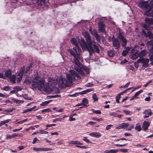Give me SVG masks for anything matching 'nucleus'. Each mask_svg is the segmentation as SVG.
<instances>
[{
  "instance_id": "1",
  "label": "nucleus",
  "mask_w": 153,
  "mask_h": 153,
  "mask_svg": "<svg viewBox=\"0 0 153 153\" xmlns=\"http://www.w3.org/2000/svg\"><path fill=\"white\" fill-rule=\"evenodd\" d=\"M83 34L85 38L87 44L83 39H81L80 41L78 38H72L71 40V42L72 45L74 46L73 49L75 53L71 50H69L68 51L74 58V61L75 64V69L78 73L83 76L85 74V72L87 74L89 73V69L87 67H84L79 61V60H82V59L80 55L81 49L79 45V43L83 50L87 49L90 54L94 52L98 53L99 52L100 50L98 47L95 45L94 42L91 40L88 33L85 31L83 32Z\"/></svg>"
},
{
  "instance_id": "2",
  "label": "nucleus",
  "mask_w": 153,
  "mask_h": 153,
  "mask_svg": "<svg viewBox=\"0 0 153 153\" xmlns=\"http://www.w3.org/2000/svg\"><path fill=\"white\" fill-rule=\"evenodd\" d=\"M75 77L79 78L78 74L74 70H71L69 73L66 75V79L60 77L57 80L50 78L48 79V83H47L45 82L43 79L40 78L37 76L32 81V89L37 88L39 90L49 93L52 91L53 88L56 85L57 82L60 88L68 86L71 84L72 81L75 79Z\"/></svg>"
},
{
  "instance_id": "3",
  "label": "nucleus",
  "mask_w": 153,
  "mask_h": 153,
  "mask_svg": "<svg viewBox=\"0 0 153 153\" xmlns=\"http://www.w3.org/2000/svg\"><path fill=\"white\" fill-rule=\"evenodd\" d=\"M153 0H149V1H140L138 4V6L143 9H145L146 10L144 14L147 16L153 17Z\"/></svg>"
},
{
  "instance_id": "4",
  "label": "nucleus",
  "mask_w": 153,
  "mask_h": 153,
  "mask_svg": "<svg viewBox=\"0 0 153 153\" xmlns=\"http://www.w3.org/2000/svg\"><path fill=\"white\" fill-rule=\"evenodd\" d=\"M134 125H132L130 126L128 123H123L120 124L118 126L115 127V128L117 129H121L126 128L128 130H129L133 128Z\"/></svg>"
},
{
  "instance_id": "5",
  "label": "nucleus",
  "mask_w": 153,
  "mask_h": 153,
  "mask_svg": "<svg viewBox=\"0 0 153 153\" xmlns=\"http://www.w3.org/2000/svg\"><path fill=\"white\" fill-rule=\"evenodd\" d=\"M149 60L148 59L142 58L138 59L137 60V62L142 63V67L145 68H146L149 66Z\"/></svg>"
},
{
  "instance_id": "6",
  "label": "nucleus",
  "mask_w": 153,
  "mask_h": 153,
  "mask_svg": "<svg viewBox=\"0 0 153 153\" xmlns=\"http://www.w3.org/2000/svg\"><path fill=\"white\" fill-rule=\"evenodd\" d=\"M117 38L122 43L123 47H124L126 46L127 44V40L122 34L120 33L118 36Z\"/></svg>"
},
{
  "instance_id": "7",
  "label": "nucleus",
  "mask_w": 153,
  "mask_h": 153,
  "mask_svg": "<svg viewBox=\"0 0 153 153\" xmlns=\"http://www.w3.org/2000/svg\"><path fill=\"white\" fill-rule=\"evenodd\" d=\"M130 56L133 59H135L139 57V52L137 50L133 49L131 50Z\"/></svg>"
},
{
  "instance_id": "8",
  "label": "nucleus",
  "mask_w": 153,
  "mask_h": 153,
  "mask_svg": "<svg viewBox=\"0 0 153 153\" xmlns=\"http://www.w3.org/2000/svg\"><path fill=\"white\" fill-rule=\"evenodd\" d=\"M31 67L32 65L31 64H30L27 67L26 70H25V68L24 67L21 68L20 71L21 72L22 74V75H25L28 71L30 69V68H31Z\"/></svg>"
},
{
  "instance_id": "9",
  "label": "nucleus",
  "mask_w": 153,
  "mask_h": 153,
  "mask_svg": "<svg viewBox=\"0 0 153 153\" xmlns=\"http://www.w3.org/2000/svg\"><path fill=\"white\" fill-rule=\"evenodd\" d=\"M98 31L99 33L104 32L105 31L104 25L103 23L100 22L99 23Z\"/></svg>"
},
{
  "instance_id": "10",
  "label": "nucleus",
  "mask_w": 153,
  "mask_h": 153,
  "mask_svg": "<svg viewBox=\"0 0 153 153\" xmlns=\"http://www.w3.org/2000/svg\"><path fill=\"white\" fill-rule=\"evenodd\" d=\"M143 113L145 115L143 117L144 118L149 117L152 114V113L150 110H146L143 112Z\"/></svg>"
},
{
  "instance_id": "11",
  "label": "nucleus",
  "mask_w": 153,
  "mask_h": 153,
  "mask_svg": "<svg viewBox=\"0 0 153 153\" xmlns=\"http://www.w3.org/2000/svg\"><path fill=\"white\" fill-rule=\"evenodd\" d=\"M33 150L36 151V152H40L42 151H48L51 150V148H33Z\"/></svg>"
},
{
  "instance_id": "12",
  "label": "nucleus",
  "mask_w": 153,
  "mask_h": 153,
  "mask_svg": "<svg viewBox=\"0 0 153 153\" xmlns=\"http://www.w3.org/2000/svg\"><path fill=\"white\" fill-rule=\"evenodd\" d=\"M150 125L149 122L147 121H145L144 122L142 126V127L143 129L144 130H147L148 127Z\"/></svg>"
},
{
  "instance_id": "13",
  "label": "nucleus",
  "mask_w": 153,
  "mask_h": 153,
  "mask_svg": "<svg viewBox=\"0 0 153 153\" xmlns=\"http://www.w3.org/2000/svg\"><path fill=\"white\" fill-rule=\"evenodd\" d=\"M89 135L93 137L98 138L101 136V134L99 132H94L89 134Z\"/></svg>"
},
{
  "instance_id": "14",
  "label": "nucleus",
  "mask_w": 153,
  "mask_h": 153,
  "mask_svg": "<svg viewBox=\"0 0 153 153\" xmlns=\"http://www.w3.org/2000/svg\"><path fill=\"white\" fill-rule=\"evenodd\" d=\"M147 46L148 48H150L151 53H153V43L152 41H149L147 42Z\"/></svg>"
},
{
  "instance_id": "15",
  "label": "nucleus",
  "mask_w": 153,
  "mask_h": 153,
  "mask_svg": "<svg viewBox=\"0 0 153 153\" xmlns=\"http://www.w3.org/2000/svg\"><path fill=\"white\" fill-rule=\"evenodd\" d=\"M113 46L115 47L117 49L120 48V43L118 40L114 39L113 40Z\"/></svg>"
},
{
  "instance_id": "16",
  "label": "nucleus",
  "mask_w": 153,
  "mask_h": 153,
  "mask_svg": "<svg viewBox=\"0 0 153 153\" xmlns=\"http://www.w3.org/2000/svg\"><path fill=\"white\" fill-rule=\"evenodd\" d=\"M88 101L87 99L84 98L83 99L82 101V103L83 104V106L80 107V108H84L87 107L88 105H87L86 104L88 103Z\"/></svg>"
},
{
  "instance_id": "17",
  "label": "nucleus",
  "mask_w": 153,
  "mask_h": 153,
  "mask_svg": "<svg viewBox=\"0 0 153 153\" xmlns=\"http://www.w3.org/2000/svg\"><path fill=\"white\" fill-rule=\"evenodd\" d=\"M145 21L148 24H153V19L152 18H146L145 19Z\"/></svg>"
},
{
  "instance_id": "18",
  "label": "nucleus",
  "mask_w": 153,
  "mask_h": 153,
  "mask_svg": "<svg viewBox=\"0 0 153 153\" xmlns=\"http://www.w3.org/2000/svg\"><path fill=\"white\" fill-rule=\"evenodd\" d=\"M146 54V51L145 50H142L140 52H139L140 57L144 56Z\"/></svg>"
},
{
  "instance_id": "19",
  "label": "nucleus",
  "mask_w": 153,
  "mask_h": 153,
  "mask_svg": "<svg viewBox=\"0 0 153 153\" xmlns=\"http://www.w3.org/2000/svg\"><path fill=\"white\" fill-rule=\"evenodd\" d=\"M130 48L128 47L125 50H124L122 52V55L123 56H126Z\"/></svg>"
},
{
  "instance_id": "20",
  "label": "nucleus",
  "mask_w": 153,
  "mask_h": 153,
  "mask_svg": "<svg viewBox=\"0 0 153 153\" xmlns=\"http://www.w3.org/2000/svg\"><path fill=\"white\" fill-rule=\"evenodd\" d=\"M77 114H74L72 115H71L69 116V120L71 121H74L76 120V118L74 117L75 116H77Z\"/></svg>"
},
{
  "instance_id": "21",
  "label": "nucleus",
  "mask_w": 153,
  "mask_h": 153,
  "mask_svg": "<svg viewBox=\"0 0 153 153\" xmlns=\"http://www.w3.org/2000/svg\"><path fill=\"white\" fill-rule=\"evenodd\" d=\"M5 76L8 78L10 77L11 74V71L10 70L7 71L5 73Z\"/></svg>"
},
{
  "instance_id": "22",
  "label": "nucleus",
  "mask_w": 153,
  "mask_h": 153,
  "mask_svg": "<svg viewBox=\"0 0 153 153\" xmlns=\"http://www.w3.org/2000/svg\"><path fill=\"white\" fill-rule=\"evenodd\" d=\"M108 56L111 57H113L114 55V51L112 49L108 51Z\"/></svg>"
},
{
  "instance_id": "23",
  "label": "nucleus",
  "mask_w": 153,
  "mask_h": 153,
  "mask_svg": "<svg viewBox=\"0 0 153 153\" xmlns=\"http://www.w3.org/2000/svg\"><path fill=\"white\" fill-rule=\"evenodd\" d=\"M19 90V87H16V88H14V90L10 91V94H13L17 93Z\"/></svg>"
},
{
  "instance_id": "24",
  "label": "nucleus",
  "mask_w": 153,
  "mask_h": 153,
  "mask_svg": "<svg viewBox=\"0 0 153 153\" xmlns=\"http://www.w3.org/2000/svg\"><path fill=\"white\" fill-rule=\"evenodd\" d=\"M16 76L15 75H13L12 76H11L9 78L10 81L13 83H15L16 81Z\"/></svg>"
},
{
  "instance_id": "25",
  "label": "nucleus",
  "mask_w": 153,
  "mask_h": 153,
  "mask_svg": "<svg viewBox=\"0 0 153 153\" xmlns=\"http://www.w3.org/2000/svg\"><path fill=\"white\" fill-rule=\"evenodd\" d=\"M118 151L117 150L112 149L109 150H106L105 153H116Z\"/></svg>"
},
{
  "instance_id": "26",
  "label": "nucleus",
  "mask_w": 153,
  "mask_h": 153,
  "mask_svg": "<svg viewBox=\"0 0 153 153\" xmlns=\"http://www.w3.org/2000/svg\"><path fill=\"white\" fill-rule=\"evenodd\" d=\"M135 129L136 130H137L139 131H140L141 129L140 124L139 123L137 124L135 128Z\"/></svg>"
},
{
  "instance_id": "27",
  "label": "nucleus",
  "mask_w": 153,
  "mask_h": 153,
  "mask_svg": "<svg viewBox=\"0 0 153 153\" xmlns=\"http://www.w3.org/2000/svg\"><path fill=\"white\" fill-rule=\"evenodd\" d=\"M37 1L39 5H41L42 3H43L45 1H47L48 0H36Z\"/></svg>"
},
{
  "instance_id": "28",
  "label": "nucleus",
  "mask_w": 153,
  "mask_h": 153,
  "mask_svg": "<svg viewBox=\"0 0 153 153\" xmlns=\"http://www.w3.org/2000/svg\"><path fill=\"white\" fill-rule=\"evenodd\" d=\"M92 98L94 100V102H95L96 101H97L98 99V97L96 95V94L94 93L93 94Z\"/></svg>"
},
{
  "instance_id": "29",
  "label": "nucleus",
  "mask_w": 153,
  "mask_h": 153,
  "mask_svg": "<svg viewBox=\"0 0 153 153\" xmlns=\"http://www.w3.org/2000/svg\"><path fill=\"white\" fill-rule=\"evenodd\" d=\"M51 102V100H48L43 102L40 104L41 106L46 105Z\"/></svg>"
},
{
  "instance_id": "30",
  "label": "nucleus",
  "mask_w": 153,
  "mask_h": 153,
  "mask_svg": "<svg viewBox=\"0 0 153 153\" xmlns=\"http://www.w3.org/2000/svg\"><path fill=\"white\" fill-rule=\"evenodd\" d=\"M123 111L126 115H131L132 114V112L126 110H124Z\"/></svg>"
},
{
  "instance_id": "31",
  "label": "nucleus",
  "mask_w": 153,
  "mask_h": 153,
  "mask_svg": "<svg viewBox=\"0 0 153 153\" xmlns=\"http://www.w3.org/2000/svg\"><path fill=\"white\" fill-rule=\"evenodd\" d=\"M83 140L87 143H91V141L87 138V137H83Z\"/></svg>"
},
{
  "instance_id": "32",
  "label": "nucleus",
  "mask_w": 153,
  "mask_h": 153,
  "mask_svg": "<svg viewBox=\"0 0 153 153\" xmlns=\"http://www.w3.org/2000/svg\"><path fill=\"white\" fill-rule=\"evenodd\" d=\"M52 111L50 108H47L45 109H43L42 111V113L44 112H52Z\"/></svg>"
},
{
  "instance_id": "33",
  "label": "nucleus",
  "mask_w": 153,
  "mask_h": 153,
  "mask_svg": "<svg viewBox=\"0 0 153 153\" xmlns=\"http://www.w3.org/2000/svg\"><path fill=\"white\" fill-rule=\"evenodd\" d=\"M10 86H4L2 89L4 91H8L10 90Z\"/></svg>"
},
{
  "instance_id": "34",
  "label": "nucleus",
  "mask_w": 153,
  "mask_h": 153,
  "mask_svg": "<svg viewBox=\"0 0 153 153\" xmlns=\"http://www.w3.org/2000/svg\"><path fill=\"white\" fill-rule=\"evenodd\" d=\"M143 91V90H141L140 91L136 92L135 94L134 95V96L135 97H137V96H138L139 94H141V93H142Z\"/></svg>"
},
{
  "instance_id": "35",
  "label": "nucleus",
  "mask_w": 153,
  "mask_h": 153,
  "mask_svg": "<svg viewBox=\"0 0 153 153\" xmlns=\"http://www.w3.org/2000/svg\"><path fill=\"white\" fill-rule=\"evenodd\" d=\"M90 32H92L91 34L94 36H95L96 34H97V31L96 30H94L93 31H92V30H90Z\"/></svg>"
},
{
  "instance_id": "36",
  "label": "nucleus",
  "mask_w": 153,
  "mask_h": 153,
  "mask_svg": "<svg viewBox=\"0 0 153 153\" xmlns=\"http://www.w3.org/2000/svg\"><path fill=\"white\" fill-rule=\"evenodd\" d=\"M62 120V118H56L54 120H53V122H55L56 121H61Z\"/></svg>"
},
{
  "instance_id": "37",
  "label": "nucleus",
  "mask_w": 153,
  "mask_h": 153,
  "mask_svg": "<svg viewBox=\"0 0 153 153\" xmlns=\"http://www.w3.org/2000/svg\"><path fill=\"white\" fill-rule=\"evenodd\" d=\"M96 123V122H94L92 121H91L89 122L88 123L86 124V126H88V124H89V125H91V126H93L94 125V124L95 123Z\"/></svg>"
},
{
  "instance_id": "38",
  "label": "nucleus",
  "mask_w": 153,
  "mask_h": 153,
  "mask_svg": "<svg viewBox=\"0 0 153 153\" xmlns=\"http://www.w3.org/2000/svg\"><path fill=\"white\" fill-rule=\"evenodd\" d=\"M126 145V144H115V146L117 147H122L124 146H125Z\"/></svg>"
},
{
  "instance_id": "39",
  "label": "nucleus",
  "mask_w": 153,
  "mask_h": 153,
  "mask_svg": "<svg viewBox=\"0 0 153 153\" xmlns=\"http://www.w3.org/2000/svg\"><path fill=\"white\" fill-rule=\"evenodd\" d=\"M47 131H45L43 130H40L39 131V133L41 134H47L48 133Z\"/></svg>"
},
{
  "instance_id": "40",
  "label": "nucleus",
  "mask_w": 153,
  "mask_h": 153,
  "mask_svg": "<svg viewBox=\"0 0 153 153\" xmlns=\"http://www.w3.org/2000/svg\"><path fill=\"white\" fill-rule=\"evenodd\" d=\"M12 103L13 102L16 104H18L19 101L18 100H16L15 99H12Z\"/></svg>"
},
{
  "instance_id": "41",
  "label": "nucleus",
  "mask_w": 153,
  "mask_h": 153,
  "mask_svg": "<svg viewBox=\"0 0 153 153\" xmlns=\"http://www.w3.org/2000/svg\"><path fill=\"white\" fill-rule=\"evenodd\" d=\"M109 114L111 116H113L115 117H117V114L115 112H110Z\"/></svg>"
},
{
  "instance_id": "42",
  "label": "nucleus",
  "mask_w": 153,
  "mask_h": 153,
  "mask_svg": "<svg viewBox=\"0 0 153 153\" xmlns=\"http://www.w3.org/2000/svg\"><path fill=\"white\" fill-rule=\"evenodd\" d=\"M97 40L98 41H100V36L97 34L94 36Z\"/></svg>"
},
{
  "instance_id": "43",
  "label": "nucleus",
  "mask_w": 153,
  "mask_h": 153,
  "mask_svg": "<svg viewBox=\"0 0 153 153\" xmlns=\"http://www.w3.org/2000/svg\"><path fill=\"white\" fill-rule=\"evenodd\" d=\"M120 152H128V150L125 149H121L120 151Z\"/></svg>"
},
{
  "instance_id": "44",
  "label": "nucleus",
  "mask_w": 153,
  "mask_h": 153,
  "mask_svg": "<svg viewBox=\"0 0 153 153\" xmlns=\"http://www.w3.org/2000/svg\"><path fill=\"white\" fill-rule=\"evenodd\" d=\"M93 88H90V89H88L86 90H84V91H85V94H86L87 93L91 91H93Z\"/></svg>"
},
{
  "instance_id": "45",
  "label": "nucleus",
  "mask_w": 153,
  "mask_h": 153,
  "mask_svg": "<svg viewBox=\"0 0 153 153\" xmlns=\"http://www.w3.org/2000/svg\"><path fill=\"white\" fill-rule=\"evenodd\" d=\"M36 106H35L33 107V108H31L28 109L27 110V111L28 112V111H31L33 109H35V108H36Z\"/></svg>"
},
{
  "instance_id": "46",
  "label": "nucleus",
  "mask_w": 153,
  "mask_h": 153,
  "mask_svg": "<svg viewBox=\"0 0 153 153\" xmlns=\"http://www.w3.org/2000/svg\"><path fill=\"white\" fill-rule=\"evenodd\" d=\"M142 26L146 30H149V27H148L146 24H143Z\"/></svg>"
},
{
  "instance_id": "47",
  "label": "nucleus",
  "mask_w": 153,
  "mask_h": 153,
  "mask_svg": "<svg viewBox=\"0 0 153 153\" xmlns=\"http://www.w3.org/2000/svg\"><path fill=\"white\" fill-rule=\"evenodd\" d=\"M150 60L151 61V64L153 65V55H151L150 57Z\"/></svg>"
},
{
  "instance_id": "48",
  "label": "nucleus",
  "mask_w": 153,
  "mask_h": 153,
  "mask_svg": "<svg viewBox=\"0 0 153 153\" xmlns=\"http://www.w3.org/2000/svg\"><path fill=\"white\" fill-rule=\"evenodd\" d=\"M93 85V84L91 82L88 83L86 85V86L87 87H91Z\"/></svg>"
},
{
  "instance_id": "49",
  "label": "nucleus",
  "mask_w": 153,
  "mask_h": 153,
  "mask_svg": "<svg viewBox=\"0 0 153 153\" xmlns=\"http://www.w3.org/2000/svg\"><path fill=\"white\" fill-rule=\"evenodd\" d=\"M113 126L112 125H108L106 127V130H108L109 129L111 128Z\"/></svg>"
},
{
  "instance_id": "50",
  "label": "nucleus",
  "mask_w": 153,
  "mask_h": 153,
  "mask_svg": "<svg viewBox=\"0 0 153 153\" xmlns=\"http://www.w3.org/2000/svg\"><path fill=\"white\" fill-rule=\"evenodd\" d=\"M141 87V85H138V86H137V87L134 88V89H133V90H132L131 92H133V91H134L135 90L140 88Z\"/></svg>"
},
{
  "instance_id": "51",
  "label": "nucleus",
  "mask_w": 153,
  "mask_h": 153,
  "mask_svg": "<svg viewBox=\"0 0 153 153\" xmlns=\"http://www.w3.org/2000/svg\"><path fill=\"white\" fill-rule=\"evenodd\" d=\"M38 139L36 138H35L33 139V144H35L38 141Z\"/></svg>"
},
{
  "instance_id": "52",
  "label": "nucleus",
  "mask_w": 153,
  "mask_h": 153,
  "mask_svg": "<svg viewBox=\"0 0 153 153\" xmlns=\"http://www.w3.org/2000/svg\"><path fill=\"white\" fill-rule=\"evenodd\" d=\"M13 137L12 135H7L6 136V139H10Z\"/></svg>"
},
{
  "instance_id": "53",
  "label": "nucleus",
  "mask_w": 153,
  "mask_h": 153,
  "mask_svg": "<svg viewBox=\"0 0 153 153\" xmlns=\"http://www.w3.org/2000/svg\"><path fill=\"white\" fill-rule=\"evenodd\" d=\"M120 140H127L126 139V138H120V139H116L115 140H114V141H116V142H117Z\"/></svg>"
},
{
  "instance_id": "54",
  "label": "nucleus",
  "mask_w": 153,
  "mask_h": 153,
  "mask_svg": "<svg viewBox=\"0 0 153 153\" xmlns=\"http://www.w3.org/2000/svg\"><path fill=\"white\" fill-rule=\"evenodd\" d=\"M138 63H139L137 62H137H134V66L137 68L139 66V65L138 64Z\"/></svg>"
},
{
  "instance_id": "55",
  "label": "nucleus",
  "mask_w": 153,
  "mask_h": 153,
  "mask_svg": "<svg viewBox=\"0 0 153 153\" xmlns=\"http://www.w3.org/2000/svg\"><path fill=\"white\" fill-rule=\"evenodd\" d=\"M75 144L76 145L82 144V143H80V142L79 141H78L77 140H75Z\"/></svg>"
},
{
  "instance_id": "56",
  "label": "nucleus",
  "mask_w": 153,
  "mask_h": 153,
  "mask_svg": "<svg viewBox=\"0 0 153 153\" xmlns=\"http://www.w3.org/2000/svg\"><path fill=\"white\" fill-rule=\"evenodd\" d=\"M152 80H150L148 82H147L145 85H144V86L145 87H146L149 83L152 82Z\"/></svg>"
},
{
  "instance_id": "57",
  "label": "nucleus",
  "mask_w": 153,
  "mask_h": 153,
  "mask_svg": "<svg viewBox=\"0 0 153 153\" xmlns=\"http://www.w3.org/2000/svg\"><path fill=\"white\" fill-rule=\"evenodd\" d=\"M130 84V82H127L125 85H123V88H126Z\"/></svg>"
},
{
  "instance_id": "58",
  "label": "nucleus",
  "mask_w": 153,
  "mask_h": 153,
  "mask_svg": "<svg viewBox=\"0 0 153 153\" xmlns=\"http://www.w3.org/2000/svg\"><path fill=\"white\" fill-rule=\"evenodd\" d=\"M120 95L119 94L116 96V100H119L120 98Z\"/></svg>"
},
{
  "instance_id": "59",
  "label": "nucleus",
  "mask_w": 153,
  "mask_h": 153,
  "mask_svg": "<svg viewBox=\"0 0 153 153\" xmlns=\"http://www.w3.org/2000/svg\"><path fill=\"white\" fill-rule=\"evenodd\" d=\"M55 125H56V124H50V125L47 124L46 125V126L47 127H51L52 126H55Z\"/></svg>"
},
{
  "instance_id": "60",
  "label": "nucleus",
  "mask_w": 153,
  "mask_h": 153,
  "mask_svg": "<svg viewBox=\"0 0 153 153\" xmlns=\"http://www.w3.org/2000/svg\"><path fill=\"white\" fill-rule=\"evenodd\" d=\"M95 113L96 114H101V111L99 110H96L95 111Z\"/></svg>"
},
{
  "instance_id": "61",
  "label": "nucleus",
  "mask_w": 153,
  "mask_h": 153,
  "mask_svg": "<svg viewBox=\"0 0 153 153\" xmlns=\"http://www.w3.org/2000/svg\"><path fill=\"white\" fill-rule=\"evenodd\" d=\"M77 147L85 149L87 148V147L85 146H77Z\"/></svg>"
},
{
  "instance_id": "62",
  "label": "nucleus",
  "mask_w": 153,
  "mask_h": 153,
  "mask_svg": "<svg viewBox=\"0 0 153 153\" xmlns=\"http://www.w3.org/2000/svg\"><path fill=\"white\" fill-rule=\"evenodd\" d=\"M69 144H75V140H71L70 141V142L68 143Z\"/></svg>"
},
{
  "instance_id": "63",
  "label": "nucleus",
  "mask_w": 153,
  "mask_h": 153,
  "mask_svg": "<svg viewBox=\"0 0 153 153\" xmlns=\"http://www.w3.org/2000/svg\"><path fill=\"white\" fill-rule=\"evenodd\" d=\"M0 78L3 79L5 78V76L2 73H0Z\"/></svg>"
},
{
  "instance_id": "64",
  "label": "nucleus",
  "mask_w": 153,
  "mask_h": 153,
  "mask_svg": "<svg viewBox=\"0 0 153 153\" xmlns=\"http://www.w3.org/2000/svg\"><path fill=\"white\" fill-rule=\"evenodd\" d=\"M150 97H148L146 98L145 99V100L146 101H149L150 100Z\"/></svg>"
}]
</instances>
